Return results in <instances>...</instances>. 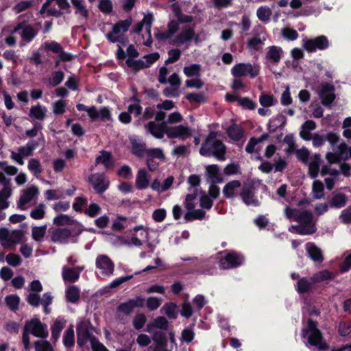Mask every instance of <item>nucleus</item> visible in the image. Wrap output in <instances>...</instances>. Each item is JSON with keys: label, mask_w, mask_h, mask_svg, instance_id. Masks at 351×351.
I'll use <instances>...</instances> for the list:
<instances>
[{"label": "nucleus", "mask_w": 351, "mask_h": 351, "mask_svg": "<svg viewBox=\"0 0 351 351\" xmlns=\"http://www.w3.org/2000/svg\"><path fill=\"white\" fill-rule=\"evenodd\" d=\"M149 176L145 169H138L135 180L136 188L138 190L147 189L149 186Z\"/></svg>", "instance_id": "nucleus-22"}, {"label": "nucleus", "mask_w": 351, "mask_h": 351, "mask_svg": "<svg viewBox=\"0 0 351 351\" xmlns=\"http://www.w3.org/2000/svg\"><path fill=\"white\" fill-rule=\"evenodd\" d=\"M334 277L335 275L332 272L328 270H323L315 274L311 277V280L314 282H321L327 280H332Z\"/></svg>", "instance_id": "nucleus-37"}, {"label": "nucleus", "mask_w": 351, "mask_h": 351, "mask_svg": "<svg viewBox=\"0 0 351 351\" xmlns=\"http://www.w3.org/2000/svg\"><path fill=\"white\" fill-rule=\"evenodd\" d=\"M132 23V19L131 16L128 17L125 20L119 21L112 27L113 32L119 34L122 32L123 33H125L128 31Z\"/></svg>", "instance_id": "nucleus-31"}, {"label": "nucleus", "mask_w": 351, "mask_h": 351, "mask_svg": "<svg viewBox=\"0 0 351 351\" xmlns=\"http://www.w3.org/2000/svg\"><path fill=\"white\" fill-rule=\"evenodd\" d=\"M64 74L62 71H53L51 73V77L49 79V82L52 86L59 85L64 80Z\"/></svg>", "instance_id": "nucleus-50"}, {"label": "nucleus", "mask_w": 351, "mask_h": 351, "mask_svg": "<svg viewBox=\"0 0 351 351\" xmlns=\"http://www.w3.org/2000/svg\"><path fill=\"white\" fill-rule=\"evenodd\" d=\"M152 339L156 343V346H167V339L165 332L162 331H156L152 335Z\"/></svg>", "instance_id": "nucleus-46"}, {"label": "nucleus", "mask_w": 351, "mask_h": 351, "mask_svg": "<svg viewBox=\"0 0 351 351\" xmlns=\"http://www.w3.org/2000/svg\"><path fill=\"white\" fill-rule=\"evenodd\" d=\"M5 261L8 265L12 267L19 266L22 263L21 256L14 253H9L5 257Z\"/></svg>", "instance_id": "nucleus-51"}, {"label": "nucleus", "mask_w": 351, "mask_h": 351, "mask_svg": "<svg viewBox=\"0 0 351 351\" xmlns=\"http://www.w3.org/2000/svg\"><path fill=\"white\" fill-rule=\"evenodd\" d=\"M147 156L149 158H152L154 160V158H158L160 160H164L165 156L162 152V150L160 148H152L146 150Z\"/></svg>", "instance_id": "nucleus-56"}, {"label": "nucleus", "mask_w": 351, "mask_h": 351, "mask_svg": "<svg viewBox=\"0 0 351 351\" xmlns=\"http://www.w3.org/2000/svg\"><path fill=\"white\" fill-rule=\"evenodd\" d=\"M21 32V36L23 41L30 43L36 36L38 31L27 21L19 22L12 30L11 33L16 34Z\"/></svg>", "instance_id": "nucleus-6"}, {"label": "nucleus", "mask_w": 351, "mask_h": 351, "mask_svg": "<svg viewBox=\"0 0 351 351\" xmlns=\"http://www.w3.org/2000/svg\"><path fill=\"white\" fill-rule=\"evenodd\" d=\"M177 307L176 304L173 302H169L164 305L165 313L169 319H175L178 317Z\"/></svg>", "instance_id": "nucleus-48"}, {"label": "nucleus", "mask_w": 351, "mask_h": 351, "mask_svg": "<svg viewBox=\"0 0 351 351\" xmlns=\"http://www.w3.org/2000/svg\"><path fill=\"white\" fill-rule=\"evenodd\" d=\"M301 336L307 339L308 344L317 347L319 350L325 351L328 349V345L324 341L322 331L318 328V322L308 318L306 321V326L301 331Z\"/></svg>", "instance_id": "nucleus-2"}, {"label": "nucleus", "mask_w": 351, "mask_h": 351, "mask_svg": "<svg viewBox=\"0 0 351 351\" xmlns=\"http://www.w3.org/2000/svg\"><path fill=\"white\" fill-rule=\"evenodd\" d=\"M169 58L165 60V64L177 62L181 56V51L178 49H172L168 51Z\"/></svg>", "instance_id": "nucleus-53"}, {"label": "nucleus", "mask_w": 351, "mask_h": 351, "mask_svg": "<svg viewBox=\"0 0 351 351\" xmlns=\"http://www.w3.org/2000/svg\"><path fill=\"white\" fill-rule=\"evenodd\" d=\"M283 51L280 47L272 45L268 47L266 58L275 64H278L282 58Z\"/></svg>", "instance_id": "nucleus-25"}, {"label": "nucleus", "mask_w": 351, "mask_h": 351, "mask_svg": "<svg viewBox=\"0 0 351 351\" xmlns=\"http://www.w3.org/2000/svg\"><path fill=\"white\" fill-rule=\"evenodd\" d=\"M350 328L351 323L341 321L339 324L338 332L340 336L346 337L350 333Z\"/></svg>", "instance_id": "nucleus-63"}, {"label": "nucleus", "mask_w": 351, "mask_h": 351, "mask_svg": "<svg viewBox=\"0 0 351 351\" xmlns=\"http://www.w3.org/2000/svg\"><path fill=\"white\" fill-rule=\"evenodd\" d=\"M24 328L34 337L45 339L49 335L47 326L42 323L38 318H32L27 320L25 323Z\"/></svg>", "instance_id": "nucleus-4"}, {"label": "nucleus", "mask_w": 351, "mask_h": 351, "mask_svg": "<svg viewBox=\"0 0 351 351\" xmlns=\"http://www.w3.org/2000/svg\"><path fill=\"white\" fill-rule=\"evenodd\" d=\"M80 289L75 285L69 286L66 289V298L68 302L76 303L80 299Z\"/></svg>", "instance_id": "nucleus-32"}, {"label": "nucleus", "mask_w": 351, "mask_h": 351, "mask_svg": "<svg viewBox=\"0 0 351 351\" xmlns=\"http://www.w3.org/2000/svg\"><path fill=\"white\" fill-rule=\"evenodd\" d=\"M324 184L319 180L314 181L313 184V192L315 193L316 199H320L324 196Z\"/></svg>", "instance_id": "nucleus-57"}, {"label": "nucleus", "mask_w": 351, "mask_h": 351, "mask_svg": "<svg viewBox=\"0 0 351 351\" xmlns=\"http://www.w3.org/2000/svg\"><path fill=\"white\" fill-rule=\"evenodd\" d=\"M80 278V272L73 268H69L66 266L62 269V278L64 281L70 283L76 282Z\"/></svg>", "instance_id": "nucleus-29"}, {"label": "nucleus", "mask_w": 351, "mask_h": 351, "mask_svg": "<svg viewBox=\"0 0 351 351\" xmlns=\"http://www.w3.org/2000/svg\"><path fill=\"white\" fill-rule=\"evenodd\" d=\"M339 219L343 224H351V204L341 212Z\"/></svg>", "instance_id": "nucleus-54"}, {"label": "nucleus", "mask_w": 351, "mask_h": 351, "mask_svg": "<svg viewBox=\"0 0 351 351\" xmlns=\"http://www.w3.org/2000/svg\"><path fill=\"white\" fill-rule=\"evenodd\" d=\"M145 300L141 296H136L130 299L125 302H122L117 306V312L130 315L136 307H143L145 305Z\"/></svg>", "instance_id": "nucleus-11"}, {"label": "nucleus", "mask_w": 351, "mask_h": 351, "mask_svg": "<svg viewBox=\"0 0 351 351\" xmlns=\"http://www.w3.org/2000/svg\"><path fill=\"white\" fill-rule=\"evenodd\" d=\"M335 86L330 83H323L321 88L318 91L319 97L321 99V103L324 106H330L336 99L335 94Z\"/></svg>", "instance_id": "nucleus-9"}, {"label": "nucleus", "mask_w": 351, "mask_h": 351, "mask_svg": "<svg viewBox=\"0 0 351 351\" xmlns=\"http://www.w3.org/2000/svg\"><path fill=\"white\" fill-rule=\"evenodd\" d=\"M231 73L234 77L250 75L251 78H254L258 75L259 70L250 63H239L232 68Z\"/></svg>", "instance_id": "nucleus-7"}, {"label": "nucleus", "mask_w": 351, "mask_h": 351, "mask_svg": "<svg viewBox=\"0 0 351 351\" xmlns=\"http://www.w3.org/2000/svg\"><path fill=\"white\" fill-rule=\"evenodd\" d=\"M254 190L253 184H244L242 186L239 195L245 205L256 207L261 205V202L255 195Z\"/></svg>", "instance_id": "nucleus-8"}, {"label": "nucleus", "mask_w": 351, "mask_h": 351, "mask_svg": "<svg viewBox=\"0 0 351 351\" xmlns=\"http://www.w3.org/2000/svg\"><path fill=\"white\" fill-rule=\"evenodd\" d=\"M206 215V212L202 209H193L188 211L184 216L186 221H193L194 220H202Z\"/></svg>", "instance_id": "nucleus-33"}, {"label": "nucleus", "mask_w": 351, "mask_h": 351, "mask_svg": "<svg viewBox=\"0 0 351 351\" xmlns=\"http://www.w3.org/2000/svg\"><path fill=\"white\" fill-rule=\"evenodd\" d=\"M190 135L191 129L189 127L179 125L171 127V132L168 133V138H179L182 140H185Z\"/></svg>", "instance_id": "nucleus-21"}, {"label": "nucleus", "mask_w": 351, "mask_h": 351, "mask_svg": "<svg viewBox=\"0 0 351 351\" xmlns=\"http://www.w3.org/2000/svg\"><path fill=\"white\" fill-rule=\"evenodd\" d=\"M296 232L300 235L312 234L315 232L316 228L314 225H298L293 226Z\"/></svg>", "instance_id": "nucleus-42"}, {"label": "nucleus", "mask_w": 351, "mask_h": 351, "mask_svg": "<svg viewBox=\"0 0 351 351\" xmlns=\"http://www.w3.org/2000/svg\"><path fill=\"white\" fill-rule=\"evenodd\" d=\"M45 204L43 203L39 204L35 208L30 212V217L36 220L42 219L45 215Z\"/></svg>", "instance_id": "nucleus-43"}, {"label": "nucleus", "mask_w": 351, "mask_h": 351, "mask_svg": "<svg viewBox=\"0 0 351 351\" xmlns=\"http://www.w3.org/2000/svg\"><path fill=\"white\" fill-rule=\"evenodd\" d=\"M81 233L80 230L72 232L69 228H57L50 232L51 240L54 243H66L71 236H77Z\"/></svg>", "instance_id": "nucleus-12"}, {"label": "nucleus", "mask_w": 351, "mask_h": 351, "mask_svg": "<svg viewBox=\"0 0 351 351\" xmlns=\"http://www.w3.org/2000/svg\"><path fill=\"white\" fill-rule=\"evenodd\" d=\"M38 189L35 186H32L24 190L17 202L18 207L21 210H25V205L30 202L38 194Z\"/></svg>", "instance_id": "nucleus-15"}, {"label": "nucleus", "mask_w": 351, "mask_h": 351, "mask_svg": "<svg viewBox=\"0 0 351 351\" xmlns=\"http://www.w3.org/2000/svg\"><path fill=\"white\" fill-rule=\"evenodd\" d=\"M195 337V332L192 328H186L181 332V341L186 343H191Z\"/></svg>", "instance_id": "nucleus-55"}, {"label": "nucleus", "mask_w": 351, "mask_h": 351, "mask_svg": "<svg viewBox=\"0 0 351 351\" xmlns=\"http://www.w3.org/2000/svg\"><path fill=\"white\" fill-rule=\"evenodd\" d=\"M226 132L228 137L234 141H239L244 135L243 128L236 123L230 125L228 128Z\"/></svg>", "instance_id": "nucleus-24"}, {"label": "nucleus", "mask_w": 351, "mask_h": 351, "mask_svg": "<svg viewBox=\"0 0 351 351\" xmlns=\"http://www.w3.org/2000/svg\"><path fill=\"white\" fill-rule=\"evenodd\" d=\"M306 250L308 256L314 262L321 263L324 261V254L319 247L314 243L308 242L306 244Z\"/></svg>", "instance_id": "nucleus-18"}, {"label": "nucleus", "mask_w": 351, "mask_h": 351, "mask_svg": "<svg viewBox=\"0 0 351 351\" xmlns=\"http://www.w3.org/2000/svg\"><path fill=\"white\" fill-rule=\"evenodd\" d=\"M158 123L155 121H149L147 125H145V128L149 131V132L155 138L158 139H162L163 138V134L160 132V130L157 127Z\"/></svg>", "instance_id": "nucleus-45"}, {"label": "nucleus", "mask_w": 351, "mask_h": 351, "mask_svg": "<svg viewBox=\"0 0 351 351\" xmlns=\"http://www.w3.org/2000/svg\"><path fill=\"white\" fill-rule=\"evenodd\" d=\"M88 182L98 194L104 193L110 186V181L104 173L91 174L88 177Z\"/></svg>", "instance_id": "nucleus-10"}, {"label": "nucleus", "mask_w": 351, "mask_h": 351, "mask_svg": "<svg viewBox=\"0 0 351 351\" xmlns=\"http://www.w3.org/2000/svg\"><path fill=\"white\" fill-rule=\"evenodd\" d=\"M34 346L36 351H53L51 345L47 341H36Z\"/></svg>", "instance_id": "nucleus-64"}, {"label": "nucleus", "mask_w": 351, "mask_h": 351, "mask_svg": "<svg viewBox=\"0 0 351 351\" xmlns=\"http://www.w3.org/2000/svg\"><path fill=\"white\" fill-rule=\"evenodd\" d=\"M226 255L221 258L219 261V267L223 269L236 268L241 265L244 262V257L242 254L237 253L234 251L228 252L225 250L223 252Z\"/></svg>", "instance_id": "nucleus-3"}, {"label": "nucleus", "mask_w": 351, "mask_h": 351, "mask_svg": "<svg viewBox=\"0 0 351 351\" xmlns=\"http://www.w3.org/2000/svg\"><path fill=\"white\" fill-rule=\"evenodd\" d=\"M328 202L329 206L331 208H341L346 205L348 202V197L343 193L333 192Z\"/></svg>", "instance_id": "nucleus-20"}, {"label": "nucleus", "mask_w": 351, "mask_h": 351, "mask_svg": "<svg viewBox=\"0 0 351 351\" xmlns=\"http://www.w3.org/2000/svg\"><path fill=\"white\" fill-rule=\"evenodd\" d=\"M184 74L188 77H200L201 65L199 64H191L184 66L183 69Z\"/></svg>", "instance_id": "nucleus-34"}, {"label": "nucleus", "mask_w": 351, "mask_h": 351, "mask_svg": "<svg viewBox=\"0 0 351 351\" xmlns=\"http://www.w3.org/2000/svg\"><path fill=\"white\" fill-rule=\"evenodd\" d=\"M239 104L243 109L246 110H254L255 108L256 107V104L247 97L240 98V99L239 100Z\"/></svg>", "instance_id": "nucleus-60"}, {"label": "nucleus", "mask_w": 351, "mask_h": 351, "mask_svg": "<svg viewBox=\"0 0 351 351\" xmlns=\"http://www.w3.org/2000/svg\"><path fill=\"white\" fill-rule=\"evenodd\" d=\"M95 266L97 269L101 270L102 274L110 276L114 272V264L107 255H98L96 258Z\"/></svg>", "instance_id": "nucleus-13"}, {"label": "nucleus", "mask_w": 351, "mask_h": 351, "mask_svg": "<svg viewBox=\"0 0 351 351\" xmlns=\"http://www.w3.org/2000/svg\"><path fill=\"white\" fill-rule=\"evenodd\" d=\"M6 306L13 312L19 310L20 298L16 294L8 295L5 298Z\"/></svg>", "instance_id": "nucleus-35"}, {"label": "nucleus", "mask_w": 351, "mask_h": 351, "mask_svg": "<svg viewBox=\"0 0 351 351\" xmlns=\"http://www.w3.org/2000/svg\"><path fill=\"white\" fill-rule=\"evenodd\" d=\"M63 344L66 348H71L75 343V333L73 325L64 332L63 335Z\"/></svg>", "instance_id": "nucleus-36"}, {"label": "nucleus", "mask_w": 351, "mask_h": 351, "mask_svg": "<svg viewBox=\"0 0 351 351\" xmlns=\"http://www.w3.org/2000/svg\"><path fill=\"white\" fill-rule=\"evenodd\" d=\"M46 232L45 226L34 227L32 228V238L36 241H40L43 239Z\"/></svg>", "instance_id": "nucleus-58"}, {"label": "nucleus", "mask_w": 351, "mask_h": 351, "mask_svg": "<svg viewBox=\"0 0 351 351\" xmlns=\"http://www.w3.org/2000/svg\"><path fill=\"white\" fill-rule=\"evenodd\" d=\"M101 212V208L96 203H91L84 210V214L89 217L94 218L99 215Z\"/></svg>", "instance_id": "nucleus-49"}, {"label": "nucleus", "mask_w": 351, "mask_h": 351, "mask_svg": "<svg viewBox=\"0 0 351 351\" xmlns=\"http://www.w3.org/2000/svg\"><path fill=\"white\" fill-rule=\"evenodd\" d=\"M185 98L191 103L204 104L207 101L206 97L202 92L188 93Z\"/></svg>", "instance_id": "nucleus-39"}, {"label": "nucleus", "mask_w": 351, "mask_h": 351, "mask_svg": "<svg viewBox=\"0 0 351 351\" xmlns=\"http://www.w3.org/2000/svg\"><path fill=\"white\" fill-rule=\"evenodd\" d=\"M11 241L9 231L5 228H0V243L3 247H7Z\"/></svg>", "instance_id": "nucleus-59"}, {"label": "nucleus", "mask_w": 351, "mask_h": 351, "mask_svg": "<svg viewBox=\"0 0 351 351\" xmlns=\"http://www.w3.org/2000/svg\"><path fill=\"white\" fill-rule=\"evenodd\" d=\"M207 176L213 183H221L223 178L219 174V168L217 165H210L206 167Z\"/></svg>", "instance_id": "nucleus-27"}, {"label": "nucleus", "mask_w": 351, "mask_h": 351, "mask_svg": "<svg viewBox=\"0 0 351 351\" xmlns=\"http://www.w3.org/2000/svg\"><path fill=\"white\" fill-rule=\"evenodd\" d=\"M92 337H95L90 332L88 326L82 325L81 323L77 326V343L82 348L88 341L91 339Z\"/></svg>", "instance_id": "nucleus-17"}, {"label": "nucleus", "mask_w": 351, "mask_h": 351, "mask_svg": "<svg viewBox=\"0 0 351 351\" xmlns=\"http://www.w3.org/2000/svg\"><path fill=\"white\" fill-rule=\"evenodd\" d=\"M313 220V215L308 210H300L297 215V220L298 223L304 225H313L311 223Z\"/></svg>", "instance_id": "nucleus-38"}, {"label": "nucleus", "mask_w": 351, "mask_h": 351, "mask_svg": "<svg viewBox=\"0 0 351 351\" xmlns=\"http://www.w3.org/2000/svg\"><path fill=\"white\" fill-rule=\"evenodd\" d=\"M66 321L64 317H58L51 326V339L53 341H58L60 333L66 325Z\"/></svg>", "instance_id": "nucleus-23"}, {"label": "nucleus", "mask_w": 351, "mask_h": 351, "mask_svg": "<svg viewBox=\"0 0 351 351\" xmlns=\"http://www.w3.org/2000/svg\"><path fill=\"white\" fill-rule=\"evenodd\" d=\"M146 321L147 318L144 314H137L133 319L134 328L136 330L141 329L144 326Z\"/></svg>", "instance_id": "nucleus-61"}, {"label": "nucleus", "mask_w": 351, "mask_h": 351, "mask_svg": "<svg viewBox=\"0 0 351 351\" xmlns=\"http://www.w3.org/2000/svg\"><path fill=\"white\" fill-rule=\"evenodd\" d=\"M72 5L76 8L75 14H80L83 18L87 19L88 10L82 4L81 0H71Z\"/></svg>", "instance_id": "nucleus-47"}, {"label": "nucleus", "mask_w": 351, "mask_h": 351, "mask_svg": "<svg viewBox=\"0 0 351 351\" xmlns=\"http://www.w3.org/2000/svg\"><path fill=\"white\" fill-rule=\"evenodd\" d=\"M313 284L305 278H300L297 282L296 291L299 294H304L312 291Z\"/></svg>", "instance_id": "nucleus-30"}, {"label": "nucleus", "mask_w": 351, "mask_h": 351, "mask_svg": "<svg viewBox=\"0 0 351 351\" xmlns=\"http://www.w3.org/2000/svg\"><path fill=\"white\" fill-rule=\"evenodd\" d=\"M46 108L38 104L37 105L33 106L30 108L29 116L36 120L42 121L44 120L46 117Z\"/></svg>", "instance_id": "nucleus-26"}, {"label": "nucleus", "mask_w": 351, "mask_h": 351, "mask_svg": "<svg viewBox=\"0 0 351 351\" xmlns=\"http://www.w3.org/2000/svg\"><path fill=\"white\" fill-rule=\"evenodd\" d=\"M303 47L308 53L315 52L317 50H325L329 47V41L326 36L322 35L314 38L303 39Z\"/></svg>", "instance_id": "nucleus-5"}, {"label": "nucleus", "mask_w": 351, "mask_h": 351, "mask_svg": "<svg viewBox=\"0 0 351 351\" xmlns=\"http://www.w3.org/2000/svg\"><path fill=\"white\" fill-rule=\"evenodd\" d=\"M95 162L97 164L101 162L107 169L114 166L112 154L105 150L101 152V155L97 156Z\"/></svg>", "instance_id": "nucleus-28"}, {"label": "nucleus", "mask_w": 351, "mask_h": 351, "mask_svg": "<svg viewBox=\"0 0 351 351\" xmlns=\"http://www.w3.org/2000/svg\"><path fill=\"white\" fill-rule=\"evenodd\" d=\"M195 36V29L193 27H189L183 29L182 32L175 36L172 41L169 42L170 45L181 46L186 42H190Z\"/></svg>", "instance_id": "nucleus-16"}, {"label": "nucleus", "mask_w": 351, "mask_h": 351, "mask_svg": "<svg viewBox=\"0 0 351 351\" xmlns=\"http://www.w3.org/2000/svg\"><path fill=\"white\" fill-rule=\"evenodd\" d=\"M125 64L128 67L132 69L134 72H137L141 69L147 68L145 61L141 59L134 60L128 58L125 61Z\"/></svg>", "instance_id": "nucleus-40"}, {"label": "nucleus", "mask_w": 351, "mask_h": 351, "mask_svg": "<svg viewBox=\"0 0 351 351\" xmlns=\"http://www.w3.org/2000/svg\"><path fill=\"white\" fill-rule=\"evenodd\" d=\"M98 8L104 14H110L112 12V4L110 0H100Z\"/></svg>", "instance_id": "nucleus-62"}, {"label": "nucleus", "mask_w": 351, "mask_h": 351, "mask_svg": "<svg viewBox=\"0 0 351 351\" xmlns=\"http://www.w3.org/2000/svg\"><path fill=\"white\" fill-rule=\"evenodd\" d=\"M217 136L216 132L210 131L202 144L199 154L206 157L214 156L218 160L223 161L226 160V146Z\"/></svg>", "instance_id": "nucleus-1"}, {"label": "nucleus", "mask_w": 351, "mask_h": 351, "mask_svg": "<svg viewBox=\"0 0 351 351\" xmlns=\"http://www.w3.org/2000/svg\"><path fill=\"white\" fill-rule=\"evenodd\" d=\"M339 136L332 132H328L326 134H315L313 136V145L315 147H319L327 141L332 147H334L339 141Z\"/></svg>", "instance_id": "nucleus-14"}, {"label": "nucleus", "mask_w": 351, "mask_h": 351, "mask_svg": "<svg viewBox=\"0 0 351 351\" xmlns=\"http://www.w3.org/2000/svg\"><path fill=\"white\" fill-rule=\"evenodd\" d=\"M256 15L260 21L266 22L269 20L271 15V10L267 6H261L256 11Z\"/></svg>", "instance_id": "nucleus-44"}, {"label": "nucleus", "mask_w": 351, "mask_h": 351, "mask_svg": "<svg viewBox=\"0 0 351 351\" xmlns=\"http://www.w3.org/2000/svg\"><path fill=\"white\" fill-rule=\"evenodd\" d=\"M241 186V182L235 180L228 182L223 189V194L226 198L230 199L238 195V189Z\"/></svg>", "instance_id": "nucleus-19"}, {"label": "nucleus", "mask_w": 351, "mask_h": 351, "mask_svg": "<svg viewBox=\"0 0 351 351\" xmlns=\"http://www.w3.org/2000/svg\"><path fill=\"white\" fill-rule=\"evenodd\" d=\"M295 154L298 160L304 164L308 163L310 153L306 147H303L301 149H298L295 151Z\"/></svg>", "instance_id": "nucleus-52"}, {"label": "nucleus", "mask_w": 351, "mask_h": 351, "mask_svg": "<svg viewBox=\"0 0 351 351\" xmlns=\"http://www.w3.org/2000/svg\"><path fill=\"white\" fill-rule=\"evenodd\" d=\"M53 222L56 226H62L65 225H73L75 220L66 215L60 214L53 219Z\"/></svg>", "instance_id": "nucleus-41"}]
</instances>
